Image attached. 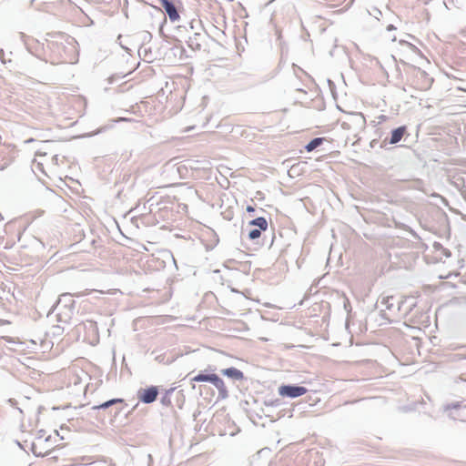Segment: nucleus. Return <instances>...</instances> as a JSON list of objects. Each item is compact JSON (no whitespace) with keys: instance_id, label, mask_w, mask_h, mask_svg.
<instances>
[{"instance_id":"f257e3e1","label":"nucleus","mask_w":466,"mask_h":466,"mask_svg":"<svg viewBox=\"0 0 466 466\" xmlns=\"http://www.w3.org/2000/svg\"><path fill=\"white\" fill-rule=\"evenodd\" d=\"M55 36V35H53ZM57 39L46 40V47L50 49L62 62L73 63L71 54L75 53L76 48L73 40L64 42L66 35L58 34Z\"/></svg>"},{"instance_id":"f03ea898","label":"nucleus","mask_w":466,"mask_h":466,"mask_svg":"<svg viewBox=\"0 0 466 466\" xmlns=\"http://www.w3.org/2000/svg\"><path fill=\"white\" fill-rule=\"evenodd\" d=\"M82 294L64 293L60 295L56 304L53 306V311L56 310V318L59 322L68 323L75 311L74 296L80 297Z\"/></svg>"},{"instance_id":"7ed1b4c3","label":"nucleus","mask_w":466,"mask_h":466,"mask_svg":"<svg viewBox=\"0 0 466 466\" xmlns=\"http://www.w3.org/2000/svg\"><path fill=\"white\" fill-rule=\"evenodd\" d=\"M410 75L413 86L418 90H428L433 83V78L420 67L412 66L410 70Z\"/></svg>"},{"instance_id":"20e7f679","label":"nucleus","mask_w":466,"mask_h":466,"mask_svg":"<svg viewBox=\"0 0 466 466\" xmlns=\"http://www.w3.org/2000/svg\"><path fill=\"white\" fill-rule=\"evenodd\" d=\"M308 390L303 386L299 385H281L279 388V394L282 397L297 398L304 395Z\"/></svg>"},{"instance_id":"39448f33","label":"nucleus","mask_w":466,"mask_h":466,"mask_svg":"<svg viewBox=\"0 0 466 466\" xmlns=\"http://www.w3.org/2000/svg\"><path fill=\"white\" fill-rule=\"evenodd\" d=\"M157 4L163 8L171 22L179 20V13L173 0H157Z\"/></svg>"},{"instance_id":"423d86ee","label":"nucleus","mask_w":466,"mask_h":466,"mask_svg":"<svg viewBox=\"0 0 466 466\" xmlns=\"http://www.w3.org/2000/svg\"><path fill=\"white\" fill-rule=\"evenodd\" d=\"M158 395V389L156 386H151L147 389H142L138 391V399L146 404L154 402Z\"/></svg>"},{"instance_id":"0eeeda50","label":"nucleus","mask_w":466,"mask_h":466,"mask_svg":"<svg viewBox=\"0 0 466 466\" xmlns=\"http://www.w3.org/2000/svg\"><path fill=\"white\" fill-rule=\"evenodd\" d=\"M206 39V35L199 32H195L192 36L188 37L187 46L192 50H200L202 44Z\"/></svg>"},{"instance_id":"6e6552de","label":"nucleus","mask_w":466,"mask_h":466,"mask_svg":"<svg viewBox=\"0 0 466 466\" xmlns=\"http://www.w3.org/2000/svg\"><path fill=\"white\" fill-rule=\"evenodd\" d=\"M82 326L89 338L95 339L98 337V328L96 321L86 320L83 321L79 327Z\"/></svg>"},{"instance_id":"1a4fd4ad","label":"nucleus","mask_w":466,"mask_h":466,"mask_svg":"<svg viewBox=\"0 0 466 466\" xmlns=\"http://www.w3.org/2000/svg\"><path fill=\"white\" fill-rule=\"evenodd\" d=\"M211 384H213L215 388L218 390V396L220 399L224 400L228 397V390L225 385V382L220 377L216 375Z\"/></svg>"},{"instance_id":"9d476101","label":"nucleus","mask_w":466,"mask_h":466,"mask_svg":"<svg viewBox=\"0 0 466 466\" xmlns=\"http://www.w3.org/2000/svg\"><path fill=\"white\" fill-rule=\"evenodd\" d=\"M406 132H407V127L405 126H401V127H399L393 129L391 131V135H390L389 143L390 145L399 143L402 139V137L406 134Z\"/></svg>"},{"instance_id":"9b49d317","label":"nucleus","mask_w":466,"mask_h":466,"mask_svg":"<svg viewBox=\"0 0 466 466\" xmlns=\"http://www.w3.org/2000/svg\"><path fill=\"white\" fill-rule=\"evenodd\" d=\"M221 373L234 380H242L244 379L243 372L234 367L224 369L221 370Z\"/></svg>"},{"instance_id":"f8f14e48","label":"nucleus","mask_w":466,"mask_h":466,"mask_svg":"<svg viewBox=\"0 0 466 466\" xmlns=\"http://www.w3.org/2000/svg\"><path fill=\"white\" fill-rule=\"evenodd\" d=\"M248 227H254L253 228L268 229V221L263 217L256 218L248 222Z\"/></svg>"},{"instance_id":"ddd939ff","label":"nucleus","mask_w":466,"mask_h":466,"mask_svg":"<svg viewBox=\"0 0 466 466\" xmlns=\"http://www.w3.org/2000/svg\"><path fill=\"white\" fill-rule=\"evenodd\" d=\"M124 402V400L123 399H111L109 400H106L99 405H96V406H93L92 407V410H106L116 404H118V403H123Z\"/></svg>"},{"instance_id":"4468645a","label":"nucleus","mask_w":466,"mask_h":466,"mask_svg":"<svg viewBox=\"0 0 466 466\" xmlns=\"http://www.w3.org/2000/svg\"><path fill=\"white\" fill-rule=\"evenodd\" d=\"M40 446L41 443L37 442H32L31 444V451L36 457H44L50 451V449L44 450Z\"/></svg>"},{"instance_id":"2eb2a0df","label":"nucleus","mask_w":466,"mask_h":466,"mask_svg":"<svg viewBox=\"0 0 466 466\" xmlns=\"http://www.w3.org/2000/svg\"><path fill=\"white\" fill-rule=\"evenodd\" d=\"M324 140H325L324 137H315L305 146V149L308 152H311V151L315 150L317 147H319V146H321Z\"/></svg>"},{"instance_id":"dca6fc26","label":"nucleus","mask_w":466,"mask_h":466,"mask_svg":"<svg viewBox=\"0 0 466 466\" xmlns=\"http://www.w3.org/2000/svg\"><path fill=\"white\" fill-rule=\"evenodd\" d=\"M216 375L217 374H215V373H212V374L198 373L192 379V380L197 381V382H210V383H212Z\"/></svg>"},{"instance_id":"f3484780","label":"nucleus","mask_w":466,"mask_h":466,"mask_svg":"<svg viewBox=\"0 0 466 466\" xmlns=\"http://www.w3.org/2000/svg\"><path fill=\"white\" fill-rule=\"evenodd\" d=\"M264 231V229L259 228H251L248 233V238L250 240H256L261 236V232Z\"/></svg>"},{"instance_id":"a211bd4d","label":"nucleus","mask_w":466,"mask_h":466,"mask_svg":"<svg viewBox=\"0 0 466 466\" xmlns=\"http://www.w3.org/2000/svg\"><path fill=\"white\" fill-rule=\"evenodd\" d=\"M352 116H353V118H354V122H355L357 125H359V126H360V127H364V126H365V124H366V119H365V117H364V116H363V114H362V113H353V114H352Z\"/></svg>"},{"instance_id":"6ab92c4d","label":"nucleus","mask_w":466,"mask_h":466,"mask_svg":"<svg viewBox=\"0 0 466 466\" xmlns=\"http://www.w3.org/2000/svg\"><path fill=\"white\" fill-rule=\"evenodd\" d=\"M393 301H394L393 297H387V298L383 299L382 304H385L387 309L391 310L394 307Z\"/></svg>"},{"instance_id":"aec40b11","label":"nucleus","mask_w":466,"mask_h":466,"mask_svg":"<svg viewBox=\"0 0 466 466\" xmlns=\"http://www.w3.org/2000/svg\"><path fill=\"white\" fill-rule=\"evenodd\" d=\"M172 390H170L167 391V392H166V394H165V396H163V397H162V399H161V403H162L163 405H167H167H170V404H171V401H170V399H169V397H168V394H169V392H170V391H172Z\"/></svg>"},{"instance_id":"412c9836","label":"nucleus","mask_w":466,"mask_h":466,"mask_svg":"<svg viewBox=\"0 0 466 466\" xmlns=\"http://www.w3.org/2000/svg\"><path fill=\"white\" fill-rule=\"evenodd\" d=\"M45 437V431L43 430L37 432L36 441L37 443H41V440Z\"/></svg>"},{"instance_id":"4be33fe9","label":"nucleus","mask_w":466,"mask_h":466,"mask_svg":"<svg viewBox=\"0 0 466 466\" xmlns=\"http://www.w3.org/2000/svg\"><path fill=\"white\" fill-rule=\"evenodd\" d=\"M246 211H247L248 213H254V212H255V208H254V207H252V206H248V207L246 208Z\"/></svg>"},{"instance_id":"5701e85b","label":"nucleus","mask_w":466,"mask_h":466,"mask_svg":"<svg viewBox=\"0 0 466 466\" xmlns=\"http://www.w3.org/2000/svg\"><path fill=\"white\" fill-rule=\"evenodd\" d=\"M378 118H379V123H381L386 120L387 116L384 115H380Z\"/></svg>"},{"instance_id":"b1692460","label":"nucleus","mask_w":466,"mask_h":466,"mask_svg":"<svg viewBox=\"0 0 466 466\" xmlns=\"http://www.w3.org/2000/svg\"><path fill=\"white\" fill-rule=\"evenodd\" d=\"M36 156H45L46 155V152H41V148H39L36 153H35Z\"/></svg>"},{"instance_id":"393cba45","label":"nucleus","mask_w":466,"mask_h":466,"mask_svg":"<svg viewBox=\"0 0 466 466\" xmlns=\"http://www.w3.org/2000/svg\"><path fill=\"white\" fill-rule=\"evenodd\" d=\"M348 307H350V301L348 299H345V302H344V308L346 310H349L348 309Z\"/></svg>"},{"instance_id":"a878e982","label":"nucleus","mask_w":466,"mask_h":466,"mask_svg":"<svg viewBox=\"0 0 466 466\" xmlns=\"http://www.w3.org/2000/svg\"><path fill=\"white\" fill-rule=\"evenodd\" d=\"M52 161H53L55 164H57V162H58V156H57V155L53 156V157H52Z\"/></svg>"},{"instance_id":"bb28decb","label":"nucleus","mask_w":466,"mask_h":466,"mask_svg":"<svg viewBox=\"0 0 466 466\" xmlns=\"http://www.w3.org/2000/svg\"><path fill=\"white\" fill-rule=\"evenodd\" d=\"M44 143H45V149H47L48 146H50L53 143V141H45Z\"/></svg>"},{"instance_id":"cd10ccee","label":"nucleus","mask_w":466,"mask_h":466,"mask_svg":"<svg viewBox=\"0 0 466 466\" xmlns=\"http://www.w3.org/2000/svg\"><path fill=\"white\" fill-rule=\"evenodd\" d=\"M114 78H115V76H110V77H108V79H107L108 83H109V84H112V83H113V81H114Z\"/></svg>"},{"instance_id":"c85d7f7f","label":"nucleus","mask_w":466,"mask_h":466,"mask_svg":"<svg viewBox=\"0 0 466 466\" xmlns=\"http://www.w3.org/2000/svg\"><path fill=\"white\" fill-rule=\"evenodd\" d=\"M451 407L453 408V409H457V408L460 407V404L459 403H455V404H452Z\"/></svg>"},{"instance_id":"c756f323","label":"nucleus","mask_w":466,"mask_h":466,"mask_svg":"<svg viewBox=\"0 0 466 466\" xmlns=\"http://www.w3.org/2000/svg\"><path fill=\"white\" fill-rule=\"evenodd\" d=\"M51 440V436H47L45 438V442H48Z\"/></svg>"},{"instance_id":"7c9ffc66","label":"nucleus","mask_w":466,"mask_h":466,"mask_svg":"<svg viewBox=\"0 0 466 466\" xmlns=\"http://www.w3.org/2000/svg\"><path fill=\"white\" fill-rule=\"evenodd\" d=\"M388 30H392V29H395V27L392 25H390L388 27H387Z\"/></svg>"},{"instance_id":"2f4dec72","label":"nucleus","mask_w":466,"mask_h":466,"mask_svg":"<svg viewBox=\"0 0 466 466\" xmlns=\"http://www.w3.org/2000/svg\"><path fill=\"white\" fill-rule=\"evenodd\" d=\"M5 339L8 342H14L13 339L11 338H5Z\"/></svg>"},{"instance_id":"473e14b6","label":"nucleus","mask_w":466,"mask_h":466,"mask_svg":"<svg viewBox=\"0 0 466 466\" xmlns=\"http://www.w3.org/2000/svg\"><path fill=\"white\" fill-rule=\"evenodd\" d=\"M121 411V409H116L115 415H117Z\"/></svg>"},{"instance_id":"72a5a7b5","label":"nucleus","mask_w":466,"mask_h":466,"mask_svg":"<svg viewBox=\"0 0 466 466\" xmlns=\"http://www.w3.org/2000/svg\"><path fill=\"white\" fill-rule=\"evenodd\" d=\"M126 118L120 117L117 121H126Z\"/></svg>"},{"instance_id":"f704fd0d","label":"nucleus","mask_w":466,"mask_h":466,"mask_svg":"<svg viewBox=\"0 0 466 466\" xmlns=\"http://www.w3.org/2000/svg\"><path fill=\"white\" fill-rule=\"evenodd\" d=\"M434 246H435V248H439V247H441V244L440 243H435Z\"/></svg>"},{"instance_id":"c9c22d12","label":"nucleus","mask_w":466,"mask_h":466,"mask_svg":"<svg viewBox=\"0 0 466 466\" xmlns=\"http://www.w3.org/2000/svg\"><path fill=\"white\" fill-rule=\"evenodd\" d=\"M445 255H446L447 257H450V256H451V253H450V251H448V252H445Z\"/></svg>"},{"instance_id":"e433bc0d","label":"nucleus","mask_w":466,"mask_h":466,"mask_svg":"<svg viewBox=\"0 0 466 466\" xmlns=\"http://www.w3.org/2000/svg\"><path fill=\"white\" fill-rule=\"evenodd\" d=\"M193 24H194V21H192V22L190 23V25H191V28H192V29H194V25H193Z\"/></svg>"}]
</instances>
